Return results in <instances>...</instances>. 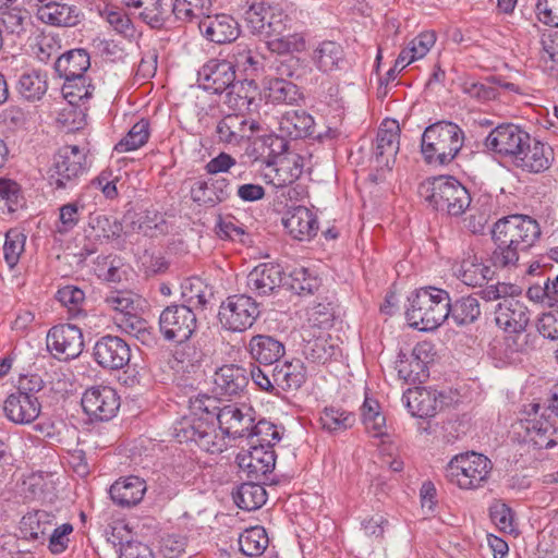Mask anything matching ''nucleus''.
I'll return each instance as SVG.
<instances>
[{"instance_id": "052dcab7", "label": "nucleus", "mask_w": 558, "mask_h": 558, "mask_svg": "<svg viewBox=\"0 0 558 558\" xmlns=\"http://www.w3.org/2000/svg\"><path fill=\"white\" fill-rule=\"evenodd\" d=\"M231 59L234 70L243 72L246 76L255 75L259 69V61L253 56L247 45L238 44L233 48Z\"/></svg>"}, {"instance_id": "4be33fe9", "label": "nucleus", "mask_w": 558, "mask_h": 558, "mask_svg": "<svg viewBox=\"0 0 558 558\" xmlns=\"http://www.w3.org/2000/svg\"><path fill=\"white\" fill-rule=\"evenodd\" d=\"M400 128L396 120L381 122L376 137L375 163L381 170H390L399 151Z\"/></svg>"}, {"instance_id": "aec40b11", "label": "nucleus", "mask_w": 558, "mask_h": 558, "mask_svg": "<svg viewBox=\"0 0 558 558\" xmlns=\"http://www.w3.org/2000/svg\"><path fill=\"white\" fill-rule=\"evenodd\" d=\"M554 160V149L548 144L532 138L530 135L513 165L524 172L542 173L551 167Z\"/></svg>"}, {"instance_id": "393cba45", "label": "nucleus", "mask_w": 558, "mask_h": 558, "mask_svg": "<svg viewBox=\"0 0 558 558\" xmlns=\"http://www.w3.org/2000/svg\"><path fill=\"white\" fill-rule=\"evenodd\" d=\"M282 223L289 234L299 241L311 240L318 231L317 216L305 206L289 208L282 218Z\"/></svg>"}, {"instance_id": "79ce46f5", "label": "nucleus", "mask_w": 558, "mask_h": 558, "mask_svg": "<svg viewBox=\"0 0 558 558\" xmlns=\"http://www.w3.org/2000/svg\"><path fill=\"white\" fill-rule=\"evenodd\" d=\"M90 66L89 56L83 49H74L60 56L56 62V70L64 78L85 76Z\"/></svg>"}, {"instance_id": "9d476101", "label": "nucleus", "mask_w": 558, "mask_h": 558, "mask_svg": "<svg viewBox=\"0 0 558 558\" xmlns=\"http://www.w3.org/2000/svg\"><path fill=\"white\" fill-rule=\"evenodd\" d=\"M318 314L315 312L312 316ZM322 319L311 317L310 324L303 327L302 338L304 341L303 355L315 364H327L340 352L338 339L332 337L327 328L331 326V315L320 314Z\"/></svg>"}, {"instance_id": "f8f14e48", "label": "nucleus", "mask_w": 558, "mask_h": 558, "mask_svg": "<svg viewBox=\"0 0 558 558\" xmlns=\"http://www.w3.org/2000/svg\"><path fill=\"white\" fill-rule=\"evenodd\" d=\"M258 315L257 303L244 294L229 296L219 310L221 325L235 332H242L250 328Z\"/></svg>"}, {"instance_id": "338daca9", "label": "nucleus", "mask_w": 558, "mask_h": 558, "mask_svg": "<svg viewBox=\"0 0 558 558\" xmlns=\"http://www.w3.org/2000/svg\"><path fill=\"white\" fill-rule=\"evenodd\" d=\"M489 514L492 521L500 531L506 533L515 531L513 512L505 502L495 501L489 508Z\"/></svg>"}, {"instance_id": "4d7b16f0", "label": "nucleus", "mask_w": 558, "mask_h": 558, "mask_svg": "<svg viewBox=\"0 0 558 558\" xmlns=\"http://www.w3.org/2000/svg\"><path fill=\"white\" fill-rule=\"evenodd\" d=\"M102 19L118 33L123 36H132L134 27L129 15L118 7L106 4L99 11Z\"/></svg>"}, {"instance_id": "09e8293b", "label": "nucleus", "mask_w": 558, "mask_h": 558, "mask_svg": "<svg viewBox=\"0 0 558 558\" xmlns=\"http://www.w3.org/2000/svg\"><path fill=\"white\" fill-rule=\"evenodd\" d=\"M149 136V122L146 119H141L131 128L126 135L114 145V151L124 154L137 150L148 142Z\"/></svg>"}, {"instance_id": "423d86ee", "label": "nucleus", "mask_w": 558, "mask_h": 558, "mask_svg": "<svg viewBox=\"0 0 558 558\" xmlns=\"http://www.w3.org/2000/svg\"><path fill=\"white\" fill-rule=\"evenodd\" d=\"M493 469V462L487 456L466 451L449 460L445 468V476L458 489L474 492L487 485Z\"/></svg>"}, {"instance_id": "ddd939ff", "label": "nucleus", "mask_w": 558, "mask_h": 558, "mask_svg": "<svg viewBox=\"0 0 558 558\" xmlns=\"http://www.w3.org/2000/svg\"><path fill=\"white\" fill-rule=\"evenodd\" d=\"M530 134L515 124H500L489 132L485 146L494 154L513 161L527 143Z\"/></svg>"}, {"instance_id": "0eeeda50", "label": "nucleus", "mask_w": 558, "mask_h": 558, "mask_svg": "<svg viewBox=\"0 0 558 558\" xmlns=\"http://www.w3.org/2000/svg\"><path fill=\"white\" fill-rule=\"evenodd\" d=\"M260 142L269 149L268 157L277 154L264 168V178L267 182L275 187H283L295 182L303 172V158L295 153L281 155L287 144L280 136L269 134L263 136Z\"/></svg>"}, {"instance_id": "4c0bfd02", "label": "nucleus", "mask_w": 558, "mask_h": 558, "mask_svg": "<svg viewBox=\"0 0 558 558\" xmlns=\"http://www.w3.org/2000/svg\"><path fill=\"white\" fill-rule=\"evenodd\" d=\"M436 34L425 31L412 38L400 51L397 58V68H407L411 63L423 59L436 44Z\"/></svg>"}, {"instance_id": "473e14b6", "label": "nucleus", "mask_w": 558, "mask_h": 558, "mask_svg": "<svg viewBox=\"0 0 558 558\" xmlns=\"http://www.w3.org/2000/svg\"><path fill=\"white\" fill-rule=\"evenodd\" d=\"M146 483L138 476H126L117 480L110 486L113 502L121 507H133L140 504L146 493Z\"/></svg>"}, {"instance_id": "680f3d73", "label": "nucleus", "mask_w": 558, "mask_h": 558, "mask_svg": "<svg viewBox=\"0 0 558 558\" xmlns=\"http://www.w3.org/2000/svg\"><path fill=\"white\" fill-rule=\"evenodd\" d=\"M389 527V519L386 514L374 513L367 515L361 522L363 534L372 542L381 543L387 529Z\"/></svg>"}, {"instance_id": "2f4dec72", "label": "nucleus", "mask_w": 558, "mask_h": 558, "mask_svg": "<svg viewBox=\"0 0 558 558\" xmlns=\"http://www.w3.org/2000/svg\"><path fill=\"white\" fill-rule=\"evenodd\" d=\"M137 301V295L131 291H112L105 299L107 307L121 316L114 317L119 320V326L132 330L135 329L136 324H141L136 316Z\"/></svg>"}, {"instance_id": "13d9d810", "label": "nucleus", "mask_w": 558, "mask_h": 558, "mask_svg": "<svg viewBox=\"0 0 558 558\" xmlns=\"http://www.w3.org/2000/svg\"><path fill=\"white\" fill-rule=\"evenodd\" d=\"M25 242L26 235L17 229H10L5 233L3 255L10 268L14 267L19 263L25 248Z\"/></svg>"}, {"instance_id": "49530a36", "label": "nucleus", "mask_w": 558, "mask_h": 558, "mask_svg": "<svg viewBox=\"0 0 558 558\" xmlns=\"http://www.w3.org/2000/svg\"><path fill=\"white\" fill-rule=\"evenodd\" d=\"M125 7L138 11L140 19L151 27L162 26L166 9L161 0H122Z\"/></svg>"}, {"instance_id": "39448f33", "label": "nucleus", "mask_w": 558, "mask_h": 558, "mask_svg": "<svg viewBox=\"0 0 558 558\" xmlns=\"http://www.w3.org/2000/svg\"><path fill=\"white\" fill-rule=\"evenodd\" d=\"M464 143V133L452 122L439 121L425 129L421 140V153L426 163H450Z\"/></svg>"}, {"instance_id": "f03ea898", "label": "nucleus", "mask_w": 558, "mask_h": 558, "mask_svg": "<svg viewBox=\"0 0 558 558\" xmlns=\"http://www.w3.org/2000/svg\"><path fill=\"white\" fill-rule=\"evenodd\" d=\"M541 235L536 220L529 216L513 215L498 220L493 229L496 248L492 260L498 267L515 266L520 255L532 247Z\"/></svg>"}, {"instance_id": "603ef678", "label": "nucleus", "mask_w": 558, "mask_h": 558, "mask_svg": "<svg viewBox=\"0 0 558 558\" xmlns=\"http://www.w3.org/2000/svg\"><path fill=\"white\" fill-rule=\"evenodd\" d=\"M19 92L27 100H38L47 92V75L38 71L24 73L19 81Z\"/></svg>"}, {"instance_id": "4468645a", "label": "nucleus", "mask_w": 558, "mask_h": 558, "mask_svg": "<svg viewBox=\"0 0 558 558\" xmlns=\"http://www.w3.org/2000/svg\"><path fill=\"white\" fill-rule=\"evenodd\" d=\"M84 347L81 329L71 324L53 326L47 335V348L59 360L77 357Z\"/></svg>"}, {"instance_id": "69168bd1", "label": "nucleus", "mask_w": 558, "mask_h": 558, "mask_svg": "<svg viewBox=\"0 0 558 558\" xmlns=\"http://www.w3.org/2000/svg\"><path fill=\"white\" fill-rule=\"evenodd\" d=\"M92 228L98 239L112 240L121 235L123 227L118 219L99 215L92 220Z\"/></svg>"}, {"instance_id": "8fccbe9b", "label": "nucleus", "mask_w": 558, "mask_h": 558, "mask_svg": "<svg viewBox=\"0 0 558 558\" xmlns=\"http://www.w3.org/2000/svg\"><path fill=\"white\" fill-rule=\"evenodd\" d=\"M449 315L459 326L474 323L481 315V305L477 298L463 296L452 305L449 304Z\"/></svg>"}, {"instance_id": "a19ab883", "label": "nucleus", "mask_w": 558, "mask_h": 558, "mask_svg": "<svg viewBox=\"0 0 558 558\" xmlns=\"http://www.w3.org/2000/svg\"><path fill=\"white\" fill-rule=\"evenodd\" d=\"M361 412L362 422L371 437L381 438L387 435L386 416L377 400L366 397Z\"/></svg>"}, {"instance_id": "5fc2aeb1", "label": "nucleus", "mask_w": 558, "mask_h": 558, "mask_svg": "<svg viewBox=\"0 0 558 558\" xmlns=\"http://www.w3.org/2000/svg\"><path fill=\"white\" fill-rule=\"evenodd\" d=\"M246 437L251 439L250 444L265 446L272 449V446L281 439L278 427L266 420H260L252 424L251 430Z\"/></svg>"}, {"instance_id": "a878e982", "label": "nucleus", "mask_w": 558, "mask_h": 558, "mask_svg": "<svg viewBox=\"0 0 558 558\" xmlns=\"http://www.w3.org/2000/svg\"><path fill=\"white\" fill-rule=\"evenodd\" d=\"M314 66L324 74L342 71L347 66L343 47L335 40H323L317 44L311 54Z\"/></svg>"}, {"instance_id": "774afa93", "label": "nucleus", "mask_w": 558, "mask_h": 558, "mask_svg": "<svg viewBox=\"0 0 558 558\" xmlns=\"http://www.w3.org/2000/svg\"><path fill=\"white\" fill-rule=\"evenodd\" d=\"M23 530L28 532L32 539H45L51 531V522L47 519L45 513L24 517L22 520Z\"/></svg>"}, {"instance_id": "2eb2a0df", "label": "nucleus", "mask_w": 558, "mask_h": 558, "mask_svg": "<svg viewBox=\"0 0 558 558\" xmlns=\"http://www.w3.org/2000/svg\"><path fill=\"white\" fill-rule=\"evenodd\" d=\"M159 325L165 338L184 342L195 330L196 316L189 306H168L159 317Z\"/></svg>"}, {"instance_id": "7ed1b4c3", "label": "nucleus", "mask_w": 558, "mask_h": 558, "mask_svg": "<svg viewBox=\"0 0 558 558\" xmlns=\"http://www.w3.org/2000/svg\"><path fill=\"white\" fill-rule=\"evenodd\" d=\"M214 402L210 397L196 398L192 401V414L184 416L175 426L179 442H193L210 453L222 452L227 448L225 435L215 428V413L209 411L208 403Z\"/></svg>"}, {"instance_id": "a18cd8bd", "label": "nucleus", "mask_w": 558, "mask_h": 558, "mask_svg": "<svg viewBox=\"0 0 558 558\" xmlns=\"http://www.w3.org/2000/svg\"><path fill=\"white\" fill-rule=\"evenodd\" d=\"M313 123V118L304 110L287 111L279 122L281 132L293 138L307 136Z\"/></svg>"}, {"instance_id": "f3484780", "label": "nucleus", "mask_w": 558, "mask_h": 558, "mask_svg": "<svg viewBox=\"0 0 558 558\" xmlns=\"http://www.w3.org/2000/svg\"><path fill=\"white\" fill-rule=\"evenodd\" d=\"M26 384V379H22L19 390L8 396L3 404L7 418L15 424L34 422L41 410L38 398L34 393L25 391Z\"/></svg>"}, {"instance_id": "5701e85b", "label": "nucleus", "mask_w": 558, "mask_h": 558, "mask_svg": "<svg viewBox=\"0 0 558 558\" xmlns=\"http://www.w3.org/2000/svg\"><path fill=\"white\" fill-rule=\"evenodd\" d=\"M94 357L104 368L121 369L130 362L131 349L120 337L105 336L95 343Z\"/></svg>"}, {"instance_id": "ea45409f", "label": "nucleus", "mask_w": 558, "mask_h": 558, "mask_svg": "<svg viewBox=\"0 0 558 558\" xmlns=\"http://www.w3.org/2000/svg\"><path fill=\"white\" fill-rule=\"evenodd\" d=\"M264 97L272 104L298 105L302 93L294 83L276 77L267 81Z\"/></svg>"}, {"instance_id": "f257e3e1", "label": "nucleus", "mask_w": 558, "mask_h": 558, "mask_svg": "<svg viewBox=\"0 0 558 558\" xmlns=\"http://www.w3.org/2000/svg\"><path fill=\"white\" fill-rule=\"evenodd\" d=\"M245 22L253 34L264 36L271 53L290 56L307 50V33L278 7L255 2L245 12Z\"/></svg>"}, {"instance_id": "a211bd4d", "label": "nucleus", "mask_w": 558, "mask_h": 558, "mask_svg": "<svg viewBox=\"0 0 558 558\" xmlns=\"http://www.w3.org/2000/svg\"><path fill=\"white\" fill-rule=\"evenodd\" d=\"M539 404H532L533 413L522 422L526 433V440L537 448H550L558 442V429L546 415V410L539 413Z\"/></svg>"}, {"instance_id": "dca6fc26", "label": "nucleus", "mask_w": 558, "mask_h": 558, "mask_svg": "<svg viewBox=\"0 0 558 558\" xmlns=\"http://www.w3.org/2000/svg\"><path fill=\"white\" fill-rule=\"evenodd\" d=\"M82 407L86 414L99 421H109L120 409V397L116 389L98 385L85 390Z\"/></svg>"}, {"instance_id": "cd10ccee", "label": "nucleus", "mask_w": 558, "mask_h": 558, "mask_svg": "<svg viewBox=\"0 0 558 558\" xmlns=\"http://www.w3.org/2000/svg\"><path fill=\"white\" fill-rule=\"evenodd\" d=\"M258 130L256 121H248L242 114H228L217 125L219 141L230 145H240Z\"/></svg>"}, {"instance_id": "37998d69", "label": "nucleus", "mask_w": 558, "mask_h": 558, "mask_svg": "<svg viewBox=\"0 0 558 558\" xmlns=\"http://www.w3.org/2000/svg\"><path fill=\"white\" fill-rule=\"evenodd\" d=\"M355 414L336 405L323 409L319 415L322 428L328 433H341L355 424Z\"/></svg>"}, {"instance_id": "6ab92c4d", "label": "nucleus", "mask_w": 558, "mask_h": 558, "mask_svg": "<svg viewBox=\"0 0 558 558\" xmlns=\"http://www.w3.org/2000/svg\"><path fill=\"white\" fill-rule=\"evenodd\" d=\"M444 399L441 392L426 387L410 388L402 396L410 414L420 418L434 417L442 409Z\"/></svg>"}, {"instance_id": "c85d7f7f", "label": "nucleus", "mask_w": 558, "mask_h": 558, "mask_svg": "<svg viewBox=\"0 0 558 558\" xmlns=\"http://www.w3.org/2000/svg\"><path fill=\"white\" fill-rule=\"evenodd\" d=\"M282 280L283 271L280 265L262 263L250 271L246 286L258 295H267L280 288Z\"/></svg>"}, {"instance_id": "bf43d9fd", "label": "nucleus", "mask_w": 558, "mask_h": 558, "mask_svg": "<svg viewBox=\"0 0 558 558\" xmlns=\"http://www.w3.org/2000/svg\"><path fill=\"white\" fill-rule=\"evenodd\" d=\"M64 80L65 82L62 86V95L70 105L76 106L80 101L92 96L90 85L87 84V78L85 76L69 77Z\"/></svg>"}, {"instance_id": "864d4df0", "label": "nucleus", "mask_w": 558, "mask_h": 558, "mask_svg": "<svg viewBox=\"0 0 558 558\" xmlns=\"http://www.w3.org/2000/svg\"><path fill=\"white\" fill-rule=\"evenodd\" d=\"M211 0H174L173 13L182 21L206 17L211 12Z\"/></svg>"}, {"instance_id": "f704fd0d", "label": "nucleus", "mask_w": 558, "mask_h": 558, "mask_svg": "<svg viewBox=\"0 0 558 558\" xmlns=\"http://www.w3.org/2000/svg\"><path fill=\"white\" fill-rule=\"evenodd\" d=\"M37 17L53 26H75L81 19L80 9L70 2H62L50 5H38Z\"/></svg>"}, {"instance_id": "3c124183", "label": "nucleus", "mask_w": 558, "mask_h": 558, "mask_svg": "<svg viewBox=\"0 0 558 558\" xmlns=\"http://www.w3.org/2000/svg\"><path fill=\"white\" fill-rule=\"evenodd\" d=\"M209 294L208 287L198 277L187 278L181 283V298L191 310L203 307Z\"/></svg>"}, {"instance_id": "72a5a7b5", "label": "nucleus", "mask_w": 558, "mask_h": 558, "mask_svg": "<svg viewBox=\"0 0 558 558\" xmlns=\"http://www.w3.org/2000/svg\"><path fill=\"white\" fill-rule=\"evenodd\" d=\"M213 381L217 393L235 396L247 385L246 371L235 364H226L215 372Z\"/></svg>"}, {"instance_id": "412c9836", "label": "nucleus", "mask_w": 558, "mask_h": 558, "mask_svg": "<svg viewBox=\"0 0 558 558\" xmlns=\"http://www.w3.org/2000/svg\"><path fill=\"white\" fill-rule=\"evenodd\" d=\"M236 462L247 478L259 480L274 470L276 456L269 447L251 444L250 449L238 453Z\"/></svg>"}, {"instance_id": "c03bdc74", "label": "nucleus", "mask_w": 558, "mask_h": 558, "mask_svg": "<svg viewBox=\"0 0 558 558\" xmlns=\"http://www.w3.org/2000/svg\"><path fill=\"white\" fill-rule=\"evenodd\" d=\"M239 547L243 555L258 557L269 545V537L265 527L256 525L245 529L239 535Z\"/></svg>"}, {"instance_id": "c756f323", "label": "nucleus", "mask_w": 558, "mask_h": 558, "mask_svg": "<svg viewBox=\"0 0 558 558\" xmlns=\"http://www.w3.org/2000/svg\"><path fill=\"white\" fill-rule=\"evenodd\" d=\"M199 29L205 37L216 44L234 41L240 35L239 23L228 14H209L199 22Z\"/></svg>"}, {"instance_id": "6e6552de", "label": "nucleus", "mask_w": 558, "mask_h": 558, "mask_svg": "<svg viewBox=\"0 0 558 558\" xmlns=\"http://www.w3.org/2000/svg\"><path fill=\"white\" fill-rule=\"evenodd\" d=\"M421 195L436 210L460 216L471 204L468 190L454 178L440 175L421 185Z\"/></svg>"}, {"instance_id": "9b49d317", "label": "nucleus", "mask_w": 558, "mask_h": 558, "mask_svg": "<svg viewBox=\"0 0 558 558\" xmlns=\"http://www.w3.org/2000/svg\"><path fill=\"white\" fill-rule=\"evenodd\" d=\"M87 171L86 154L76 145L61 147L48 168L46 179L56 190L70 189L77 184Z\"/></svg>"}, {"instance_id": "20e7f679", "label": "nucleus", "mask_w": 558, "mask_h": 558, "mask_svg": "<svg viewBox=\"0 0 558 558\" xmlns=\"http://www.w3.org/2000/svg\"><path fill=\"white\" fill-rule=\"evenodd\" d=\"M408 324L422 331L438 328L449 316L447 291L434 287L421 288L409 299Z\"/></svg>"}, {"instance_id": "c9c22d12", "label": "nucleus", "mask_w": 558, "mask_h": 558, "mask_svg": "<svg viewBox=\"0 0 558 558\" xmlns=\"http://www.w3.org/2000/svg\"><path fill=\"white\" fill-rule=\"evenodd\" d=\"M453 274L466 286L481 287L492 279L494 270L475 255H468L454 265Z\"/></svg>"}, {"instance_id": "b1692460", "label": "nucleus", "mask_w": 558, "mask_h": 558, "mask_svg": "<svg viewBox=\"0 0 558 558\" xmlns=\"http://www.w3.org/2000/svg\"><path fill=\"white\" fill-rule=\"evenodd\" d=\"M215 417L218 421L220 432L228 437H246L254 423V411L251 407L239 408L235 404L225 405Z\"/></svg>"}, {"instance_id": "7c9ffc66", "label": "nucleus", "mask_w": 558, "mask_h": 558, "mask_svg": "<svg viewBox=\"0 0 558 558\" xmlns=\"http://www.w3.org/2000/svg\"><path fill=\"white\" fill-rule=\"evenodd\" d=\"M202 75L204 88L218 94L234 83L235 70L229 60L211 59L203 66Z\"/></svg>"}, {"instance_id": "e433bc0d", "label": "nucleus", "mask_w": 558, "mask_h": 558, "mask_svg": "<svg viewBox=\"0 0 558 558\" xmlns=\"http://www.w3.org/2000/svg\"><path fill=\"white\" fill-rule=\"evenodd\" d=\"M248 352L254 361L270 365L283 356L284 345L271 336L256 335L248 342Z\"/></svg>"}, {"instance_id": "e2e57ef3", "label": "nucleus", "mask_w": 558, "mask_h": 558, "mask_svg": "<svg viewBox=\"0 0 558 558\" xmlns=\"http://www.w3.org/2000/svg\"><path fill=\"white\" fill-rule=\"evenodd\" d=\"M57 300L65 307L70 315H77L85 301V293L75 286H65L58 290Z\"/></svg>"}, {"instance_id": "bb28decb", "label": "nucleus", "mask_w": 558, "mask_h": 558, "mask_svg": "<svg viewBox=\"0 0 558 558\" xmlns=\"http://www.w3.org/2000/svg\"><path fill=\"white\" fill-rule=\"evenodd\" d=\"M231 196L230 181L225 178L197 180L191 187L193 202L205 207H215Z\"/></svg>"}, {"instance_id": "de8ad7c7", "label": "nucleus", "mask_w": 558, "mask_h": 558, "mask_svg": "<svg viewBox=\"0 0 558 558\" xmlns=\"http://www.w3.org/2000/svg\"><path fill=\"white\" fill-rule=\"evenodd\" d=\"M236 506L246 511L260 508L267 500L266 489L257 483H243L233 496Z\"/></svg>"}, {"instance_id": "58836bf2", "label": "nucleus", "mask_w": 558, "mask_h": 558, "mask_svg": "<svg viewBox=\"0 0 558 558\" xmlns=\"http://www.w3.org/2000/svg\"><path fill=\"white\" fill-rule=\"evenodd\" d=\"M274 381L283 390H296L306 379V369L301 360L286 361L274 369Z\"/></svg>"}, {"instance_id": "0e129e2a", "label": "nucleus", "mask_w": 558, "mask_h": 558, "mask_svg": "<svg viewBox=\"0 0 558 558\" xmlns=\"http://www.w3.org/2000/svg\"><path fill=\"white\" fill-rule=\"evenodd\" d=\"M21 195L19 185L8 179H0V211L14 213L20 206Z\"/></svg>"}, {"instance_id": "1a4fd4ad", "label": "nucleus", "mask_w": 558, "mask_h": 558, "mask_svg": "<svg viewBox=\"0 0 558 558\" xmlns=\"http://www.w3.org/2000/svg\"><path fill=\"white\" fill-rule=\"evenodd\" d=\"M519 290L515 286L498 283L487 288L489 299H502L495 312L496 325L508 333H521L530 322V312L522 300L513 296Z\"/></svg>"}, {"instance_id": "6e6d98bb", "label": "nucleus", "mask_w": 558, "mask_h": 558, "mask_svg": "<svg viewBox=\"0 0 558 558\" xmlns=\"http://www.w3.org/2000/svg\"><path fill=\"white\" fill-rule=\"evenodd\" d=\"M287 284L296 294L313 293L319 286L316 276L305 267H294L288 275Z\"/></svg>"}]
</instances>
